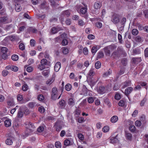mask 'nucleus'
<instances>
[{"mask_svg":"<svg viewBox=\"0 0 148 148\" xmlns=\"http://www.w3.org/2000/svg\"><path fill=\"white\" fill-rule=\"evenodd\" d=\"M101 66V64L100 62L97 61L95 64V66L96 69H98Z\"/></svg>","mask_w":148,"mask_h":148,"instance_id":"obj_41","label":"nucleus"},{"mask_svg":"<svg viewBox=\"0 0 148 148\" xmlns=\"http://www.w3.org/2000/svg\"><path fill=\"white\" fill-rule=\"evenodd\" d=\"M127 60L126 58H123L121 60V64L124 66H126L127 65Z\"/></svg>","mask_w":148,"mask_h":148,"instance_id":"obj_32","label":"nucleus"},{"mask_svg":"<svg viewBox=\"0 0 148 148\" xmlns=\"http://www.w3.org/2000/svg\"><path fill=\"white\" fill-rule=\"evenodd\" d=\"M72 86L70 84H67L65 86V88L67 91H69L71 89Z\"/></svg>","mask_w":148,"mask_h":148,"instance_id":"obj_26","label":"nucleus"},{"mask_svg":"<svg viewBox=\"0 0 148 148\" xmlns=\"http://www.w3.org/2000/svg\"><path fill=\"white\" fill-rule=\"evenodd\" d=\"M55 146L56 148H61V144L59 141H56L55 143Z\"/></svg>","mask_w":148,"mask_h":148,"instance_id":"obj_47","label":"nucleus"},{"mask_svg":"<svg viewBox=\"0 0 148 148\" xmlns=\"http://www.w3.org/2000/svg\"><path fill=\"white\" fill-rule=\"evenodd\" d=\"M60 107L61 109L64 108L65 107L66 103L65 101L63 99L61 100L59 102Z\"/></svg>","mask_w":148,"mask_h":148,"instance_id":"obj_13","label":"nucleus"},{"mask_svg":"<svg viewBox=\"0 0 148 148\" xmlns=\"http://www.w3.org/2000/svg\"><path fill=\"white\" fill-rule=\"evenodd\" d=\"M47 60L45 59H42L40 61V64L44 66L47 65Z\"/></svg>","mask_w":148,"mask_h":148,"instance_id":"obj_39","label":"nucleus"},{"mask_svg":"<svg viewBox=\"0 0 148 148\" xmlns=\"http://www.w3.org/2000/svg\"><path fill=\"white\" fill-rule=\"evenodd\" d=\"M4 124L5 127H8L11 125V120L10 119L7 120L4 122Z\"/></svg>","mask_w":148,"mask_h":148,"instance_id":"obj_25","label":"nucleus"},{"mask_svg":"<svg viewBox=\"0 0 148 148\" xmlns=\"http://www.w3.org/2000/svg\"><path fill=\"white\" fill-rule=\"evenodd\" d=\"M83 94L84 95H87L88 92V89L85 85H83L82 89Z\"/></svg>","mask_w":148,"mask_h":148,"instance_id":"obj_28","label":"nucleus"},{"mask_svg":"<svg viewBox=\"0 0 148 148\" xmlns=\"http://www.w3.org/2000/svg\"><path fill=\"white\" fill-rule=\"evenodd\" d=\"M75 115H77L79 116L81 113V111L79 110L78 108L77 109L75 110Z\"/></svg>","mask_w":148,"mask_h":148,"instance_id":"obj_50","label":"nucleus"},{"mask_svg":"<svg viewBox=\"0 0 148 148\" xmlns=\"http://www.w3.org/2000/svg\"><path fill=\"white\" fill-rule=\"evenodd\" d=\"M25 127L27 129V131L30 132H33V130L31 129V128H33L34 127L33 124L31 123H28L27 124H26Z\"/></svg>","mask_w":148,"mask_h":148,"instance_id":"obj_6","label":"nucleus"},{"mask_svg":"<svg viewBox=\"0 0 148 148\" xmlns=\"http://www.w3.org/2000/svg\"><path fill=\"white\" fill-rule=\"evenodd\" d=\"M120 17L119 14L113 13L112 15L111 21L114 24H117L120 21Z\"/></svg>","mask_w":148,"mask_h":148,"instance_id":"obj_1","label":"nucleus"},{"mask_svg":"<svg viewBox=\"0 0 148 148\" xmlns=\"http://www.w3.org/2000/svg\"><path fill=\"white\" fill-rule=\"evenodd\" d=\"M37 99L40 101H42L44 99V97L42 95L40 94L38 95Z\"/></svg>","mask_w":148,"mask_h":148,"instance_id":"obj_49","label":"nucleus"},{"mask_svg":"<svg viewBox=\"0 0 148 148\" xmlns=\"http://www.w3.org/2000/svg\"><path fill=\"white\" fill-rule=\"evenodd\" d=\"M126 20V18L125 17H123L120 22V23L121 24V25H125V23Z\"/></svg>","mask_w":148,"mask_h":148,"instance_id":"obj_53","label":"nucleus"},{"mask_svg":"<svg viewBox=\"0 0 148 148\" xmlns=\"http://www.w3.org/2000/svg\"><path fill=\"white\" fill-rule=\"evenodd\" d=\"M13 29L12 25L11 24L7 25L5 27V29L7 31H10Z\"/></svg>","mask_w":148,"mask_h":148,"instance_id":"obj_36","label":"nucleus"},{"mask_svg":"<svg viewBox=\"0 0 148 148\" xmlns=\"http://www.w3.org/2000/svg\"><path fill=\"white\" fill-rule=\"evenodd\" d=\"M65 16L62 12L59 17V20H60V22L62 24H63V22L64 21Z\"/></svg>","mask_w":148,"mask_h":148,"instance_id":"obj_27","label":"nucleus"},{"mask_svg":"<svg viewBox=\"0 0 148 148\" xmlns=\"http://www.w3.org/2000/svg\"><path fill=\"white\" fill-rule=\"evenodd\" d=\"M36 103L34 102H30L29 103L28 106V107L31 108H33L34 107Z\"/></svg>","mask_w":148,"mask_h":148,"instance_id":"obj_37","label":"nucleus"},{"mask_svg":"<svg viewBox=\"0 0 148 148\" xmlns=\"http://www.w3.org/2000/svg\"><path fill=\"white\" fill-rule=\"evenodd\" d=\"M130 130L132 132H134L136 130V128L134 125H130L129 128Z\"/></svg>","mask_w":148,"mask_h":148,"instance_id":"obj_33","label":"nucleus"},{"mask_svg":"<svg viewBox=\"0 0 148 148\" xmlns=\"http://www.w3.org/2000/svg\"><path fill=\"white\" fill-rule=\"evenodd\" d=\"M96 26L99 28H101L102 26V23L99 22H97L95 24Z\"/></svg>","mask_w":148,"mask_h":148,"instance_id":"obj_62","label":"nucleus"},{"mask_svg":"<svg viewBox=\"0 0 148 148\" xmlns=\"http://www.w3.org/2000/svg\"><path fill=\"white\" fill-rule=\"evenodd\" d=\"M8 18L7 17H3L0 18V23H3L6 22Z\"/></svg>","mask_w":148,"mask_h":148,"instance_id":"obj_46","label":"nucleus"},{"mask_svg":"<svg viewBox=\"0 0 148 148\" xmlns=\"http://www.w3.org/2000/svg\"><path fill=\"white\" fill-rule=\"evenodd\" d=\"M101 5H102L100 2H96L94 4V7L95 9H98L100 8Z\"/></svg>","mask_w":148,"mask_h":148,"instance_id":"obj_20","label":"nucleus"},{"mask_svg":"<svg viewBox=\"0 0 148 148\" xmlns=\"http://www.w3.org/2000/svg\"><path fill=\"white\" fill-rule=\"evenodd\" d=\"M74 101L72 98H71L69 99L68 102V104L69 105H74Z\"/></svg>","mask_w":148,"mask_h":148,"instance_id":"obj_57","label":"nucleus"},{"mask_svg":"<svg viewBox=\"0 0 148 148\" xmlns=\"http://www.w3.org/2000/svg\"><path fill=\"white\" fill-rule=\"evenodd\" d=\"M24 107H21L18 109L17 117L18 118H21L23 116L24 113Z\"/></svg>","mask_w":148,"mask_h":148,"instance_id":"obj_7","label":"nucleus"},{"mask_svg":"<svg viewBox=\"0 0 148 148\" xmlns=\"http://www.w3.org/2000/svg\"><path fill=\"white\" fill-rule=\"evenodd\" d=\"M38 111L41 113H43L45 111V108L43 106H40L38 108Z\"/></svg>","mask_w":148,"mask_h":148,"instance_id":"obj_51","label":"nucleus"},{"mask_svg":"<svg viewBox=\"0 0 148 148\" xmlns=\"http://www.w3.org/2000/svg\"><path fill=\"white\" fill-rule=\"evenodd\" d=\"M120 88V86L117 83H115L114 84V86L113 87V89L114 90H116L119 89Z\"/></svg>","mask_w":148,"mask_h":148,"instance_id":"obj_40","label":"nucleus"},{"mask_svg":"<svg viewBox=\"0 0 148 148\" xmlns=\"http://www.w3.org/2000/svg\"><path fill=\"white\" fill-rule=\"evenodd\" d=\"M51 32L53 34H55L58 32L56 27H53L51 28Z\"/></svg>","mask_w":148,"mask_h":148,"instance_id":"obj_59","label":"nucleus"},{"mask_svg":"<svg viewBox=\"0 0 148 148\" xmlns=\"http://www.w3.org/2000/svg\"><path fill=\"white\" fill-rule=\"evenodd\" d=\"M87 80L88 84L90 85L91 88L95 85L97 82V81H94L92 77H87Z\"/></svg>","mask_w":148,"mask_h":148,"instance_id":"obj_5","label":"nucleus"},{"mask_svg":"<svg viewBox=\"0 0 148 148\" xmlns=\"http://www.w3.org/2000/svg\"><path fill=\"white\" fill-rule=\"evenodd\" d=\"M142 124V123L140 121L137 120L135 122V125L137 127H139Z\"/></svg>","mask_w":148,"mask_h":148,"instance_id":"obj_55","label":"nucleus"},{"mask_svg":"<svg viewBox=\"0 0 148 148\" xmlns=\"http://www.w3.org/2000/svg\"><path fill=\"white\" fill-rule=\"evenodd\" d=\"M138 33V30L135 29H134L132 30V34L134 36L137 35Z\"/></svg>","mask_w":148,"mask_h":148,"instance_id":"obj_43","label":"nucleus"},{"mask_svg":"<svg viewBox=\"0 0 148 148\" xmlns=\"http://www.w3.org/2000/svg\"><path fill=\"white\" fill-rule=\"evenodd\" d=\"M120 54L116 51H114L112 54L111 57L114 59H116L117 58H119L120 57Z\"/></svg>","mask_w":148,"mask_h":148,"instance_id":"obj_12","label":"nucleus"},{"mask_svg":"<svg viewBox=\"0 0 148 148\" xmlns=\"http://www.w3.org/2000/svg\"><path fill=\"white\" fill-rule=\"evenodd\" d=\"M61 67V63L60 62H58L56 63L54 66L55 71L56 72L58 71Z\"/></svg>","mask_w":148,"mask_h":148,"instance_id":"obj_15","label":"nucleus"},{"mask_svg":"<svg viewBox=\"0 0 148 148\" xmlns=\"http://www.w3.org/2000/svg\"><path fill=\"white\" fill-rule=\"evenodd\" d=\"M66 34L64 33L61 35L60 36L56 37L55 39V41H57V40H59L60 38L62 39H64V38H66Z\"/></svg>","mask_w":148,"mask_h":148,"instance_id":"obj_14","label":"nucleus"},{"mask_svg":"<svg viewBox=\"0 0 148 148\" xmlns=\"http://www.w3.org/2000/svg\"><path fill=\"white\" fill-rule=\"evenodd\" d=\"M14 140V138L13 137H10L7 138L5 141V143L8 145H11L13 143V141Z\"/></svg>","mask_w":148,"mask_h":148,"instance_id":"obj_9","label":"nucleus"},{"mask_svg":"<svg viewBox=\"0 0 148 148\" xmlns=\"http://www.w3.org/2000/svg\"><path fill=\"white\" fill-rule=\"evenodd\" d=\"M7 104L10 106H14L15 103L12 99H11L8 100L7 101Z\"/></svg>","mask_w":148,"mask_h":148,"instance_id":"obj_21","label":"nucleus"},{"mask_svg":"<svg viewBox=\"0 0 148 148\" xmlns=\"http://www.w3.org/2000/svg\"><path fill=\"white\" fill-rule=\"evenodd\" d=\"M27 30L29 32H32L33 33H36L37 32V29L34 27H29L27 29Z\"/></svg>","mask_w":148,"mask_h":148,"instance_id":"obj_23","label":"nucleus"},{"mask_svg":"<svg viewBox=\"0 0 148 148\" xmlns=\"http://www.w3.org/2000/svg\"><path fill=\"white\" fill-rule=\"evenodd\" d=\"M11 70L14 71H17L18 70V68L17 66H11Z\"/></svg>","mask_w":148,"mask_h":148,"instance_id":"obj_61","label":"nucleus"},{"mask_svg":"<svg viewBox=\"0 0 148 148\" xmlns=\"http://www.w3.org/2000/svg\"><path fill=\"white\" fill-rule=\"evenodd\" d=\"M88 102L90 103H92L94 101V99L92 97H90L88 98L87 99Z\"/></svg>","mask_w":148,"mask_h":148,"instance_id":"obj_58","label":"nucleus"},{"mask_svg":"<svg viewBox=\"0 0 148 148\" xmlns=\"http://www.w3.org/2000/svg\"><path fill=\"white\" fill-rule=\"evenodd\" d=\"M121 98V96L120 93L116 92L114 96V98L117 100H120Z\"/></svg>","mask_w":148,"mask_h":148,"instance_id":"obj_42","label":"nucleus"},{"mask_svg":"<svg viewBox=\"0 0 148 148\" xmlns=\"http://www.w3.org/2000/svg\"><path fill=\"white\" fill-rule=\"evenodd\" d=\"M126 103V100L125 99H123L120 100L118 103V105L121 107H123Z\"/></svg>","mask_w":148,"mask_h":148,"instance_id":"obj_17","label":"nucleus"},{"mask_svg":"<svg viewBox=\"0 0 148 148\" xmlns=\"http://www.w3.org/2000/svg\"><path fill=\"white\" fill-rule=\"evenodd\" d=\"M17 99L18 101H20V103L21 104L24 103L23 102V96L19 94L17 96Z\"/></svg>","mask_w":148,"mask_h":148,"instance_id":"obj_22","label":"nucleus"},{"mask_svg":"<svg viewBox=\"0 0 148 148\" xmlns=\"http://www.w3.org/2000/svg\"><path fill=\"white\" fill-rule=\"evenodd\" d=\"M62 123L61 121H57L54 125V127L56 129V130L58 132H59L62 129Z\"/></svg>","mask_w":148,"mask_h":148,"instance_id":"obj_3","label":"nucleus"},{"mask_svg":"<svg viewBox=\"0 0 148 148\" xmlns=\"http://www.w3.org/2000/svg\"><path fill=\"white\" fill-rule=\"evenodd\" d=\"M112 73V70L109 69V70H108V71L105 72L103 74V75L104 76H107L111 74Z\"/></svg>","mask_w":148,"mask_h":148,"instance_id":"obj_48","label":"nucleus"},{"mask_svg":"<svg viewBox=\"0 0 148 148\" xmlns=\"http://www.w3.org/2000/svg\"><path fill=\"white\" fill-rule=\"evenodd\" d=\"M97 49V46H93L91 49V52L93 55H94L95 53L96 52Z\"/></svg>","mask_w":148,"mask_h":148,"instance_id":"obj_30","label":"nucleus"},{"mask_svg":"<svg viewBox=\"0 0 148 148\" xmlns=\"http://www.w3.org/2000/svg\"><path fill=\"white\" fill-rule=\"evenodd\" d=\"M95 74V73L92 70H90L89 73L88 75L89 76L87 77H92Z\"/></svg>","mask_w":148,"mask_h":148,"instance_id":"obj_54","label":"nucleus"},{"mask_svg":"<svg viewBox=\"0 0 148 148\" xmlns=\"http://www.w3.org/2000/svg\"><path fill=\"white\" fill-rule=\"evenodd\" d=\"M58 92L57 88L55 87H53L52 89L51 94L58 93Z\"/></svg>","mask_w":148,"mask_h":148,"instance_id":"obj_56","label":"nucleus"},{"mask_svg":"<svg viewBox=\"0 0 148 148\" xmlns=\"http://www.w3.org/2000/svg\"><path fill=\"white\" fill-rule=\"evenodd\" d=\"M143 13L145 17L146 18H148V10H145L143 11Z\"/></svg>","mask_w":148,"mask_h":148,"instance_id":"obj_64","label":"nucleus"},{"mask_svg":"<svg viewBox=\"0 0 148 148\" xmlns=\"http://www.w3.org/2000/svg\"><path fill=\"white\" fill-rule=\"evenodd\" d=\"M23 112L24 114H25L26 115L28 114L30 112L29 110L27 108H24V111Z\"/></svg>","mask_w":148,"mask_h":148,"instance_id":"obj_44","label":"nucleus"},{"mask_svg":"<svg viewBox=\"0 0 148 148\" xmlns=\"http://www.w3.org/2000/svg\"><path fill=\"white\" fill-rule=\"evenodd\" d=\"M54 79H53V78H51L48 79L46 82V84L48 85L49 84L50 85L52 83H53V82L54 80Z\"/></svg>","mask_w":148,"mask_h":148,"instance_id":"obj_52","label":"nucleus"},{"mask_svg":"<svg viewBox=\"0 0 148 148\" xmlns=\"http://www.w3.org/2000/svg\"><path fill=\"white\" fill-rule=\"evenodd\" d=\"M62 13L66 17H69L71 14L70 12L69 11V10H66L63 11Z\"/></svg>","mask_w":148,"mask_h":148,"instance_id":"obj_24","label":"nucleus"},{"mask_svg":"<svg viewBox=\"0 0 148 148\" xmlns=\"http://www.w3.org/2000/svg\"><path fill=\"white\" fill-rule=\"evenodd\" d=\"M84 7H83L82 5H78L77 7V8L79 9H87V6L86 5L84 4Z\"/></svg>","mask_w":148,"mask_h":148,"instance_id":"obj_31","label":"nucleus"},{"mask_svg":"<svg viewBox=\"0 0 148 148\" xmlns=\"http://www.w3.org/2000/svg\"><path fill=\"white\" fill-rule=\"evenodd\" d=\"M118 53L120 54V56L123 55V56H125L126 53L125 51L123 50V48L121 47H118L117 50H116Z\"/></svg>","mask_w":148,"mask_h":148,"instance_id":"obj_4","label":"nucleus"},{"mask_svg":"<svg viewBox=\"0 0 148 148\" xmlns=\"http://www.w3.org/2000/svg\"><path fill=\"white\" fill-rule=\"evenodd\" d=\"M76 120L79 123H82L85 121L84 118L82 117H79L78 118H76Z\"/></svg>","mask_w":148,"mask_h":148,"instance_id":"obj_29","label":"nucleus"},{"mask_svg":"<svg viewBox=\"0 0 148 148\" xmlns=\"http://www.w3.org/2000/svg\"><path fill=\"white\" fill-rule=\"evenodd\" d=\"M133 90V88L131 87L127 88L125 91L124 94L125 95L128 97L129 95Z\"/></svg>","mask_w":148,"mask_h":148,"instance_id":"obj_8","label":"nucleus"},{"mask_svg":"<svg viewBox=\"0 0 148 148\" xmlns=\"http://www.w3.org/2000/svg\"><path fill=\"white\" fill-rule=\"evenodd\" d=\"M104 56V55L103 51H100L98 53V55L97 58H101L103 57Z\"/></svg>","mask_w":148,"mask_h":148,"instance_id":"obj_35","label":"nucleus"},{"mask_svg":"<svg viewBox=\"0 0 148 148\" xmlns=\"http://www.w3.org/2000/svg\"><path fill=\"white\" fill-rule=\"evenodd\" d=\"M125 135L127 139L130 140H131L132 136V135L131 133H129L128 132H125Z\"/></svg>","mask_w":148,"mask_h":148,"instance_id":"obj_18","label":"nucleus"},{"mask_svg":"<svg viewBox=\"0 0 148 148\" xmlns=\"http://www.w3.org/2000/svg\"><path fill=\"white\" fill-rule=\"evenodd\" d=\"M70 140L68 139H66L64 141V144L66 146H68L70 145Z\"/></svg>","mask_w":148,"mask_h":148,"instance_id":"obj_60","label":"nucleus"},{"mask_svg":"<svg viewBox=\"0 0 148 148\" xmlns=\"http://www.w3.org/2000/svg\"><path fill=\"white\" fill-rule=\"evenodd\" d=\"M62 40L61 42L62 45L63 46H66L67 45L68 43V42L66 38L62 39Z\"/></svg>","mask_w":148,"mask_h":148,"instance_id":"obj_34","label":"nucleus"},{"mask_svg":"<svg viewBox=\"0 0 148 148\" xmlns=\"http://www.w3.org/2000/svg\"><path fill=\"white\" fill-rule=\"evenodd\" d=\"M144 56L146 58L148 57V48H146L145 50Z\"/></svg>","mask_w":148,"mask_h":148,"instance_id":"obj_63","label":"nucleus"},{"mask_svg":"<svg viewBox=\"0 0 148 148\" xmlns=\"http://www.w3.org/2000/svg\"><path fill=\"white\" fill-rule=\"evenodd\" d=\"M98 92L100 94H103L106 92V91L105 90V87L103 86H100L99 90Z\"/></svg>","mask_w":148,"mask_h":148,"instance_id":"obj_16","label":"nucleus"},{"mask_svg":"<svg viewBox=\"0 0 148 148\" xmlns=\"http://www.w3.org/2000/svg\"><path fill=\"white\" fill-rule=\"evenodd\" d=\"M62 52L64 54H66L68 53L69 50L66 47H64L62 48Z\"/></svg>","mask_w":148,"mask_h":148,"instance_id":"obj_38","label":"nucleus"},{"mask_svg":"<svg viewBox=\"0 0 148 148\" xmlns=\"http://www.w3.org/2000/svg\"><path fill=\"white\" fill-rule=\"evenodd\" d=\"M131 84V81L129 80H127L122 83V88H124L128 86H130Z\"/></svg>","mask_w":148,"mask_h":148,"instance_id":"obj_11","label":"nucleus"},{"mask_svg":"<svg viewBox=\"0 0 148 148\" xmlns=\"http://www.w3.org/2000/svg\"><path fill=\"white\" fill-rule=\"evenodd\" d=\"M11 58L13 60L16 61L18 60V57L17 55L14 54L12 56Z\"/></svg>","mask_w":148,"mask_h":148,"instance_id":"obj_45","label":"nucleus"},{"mask_svg":"<svg viewBox=\"0 0 148 148\" xmlns=\"http://www.w3.org/2000/svg\"><path fill=\"white\" fill-rule=\"evenodd\" d=\"M118 120V118L116 116H112L110 119V121L112 123H115Z\"/></svg>","mask_w":148,"mask_h":148,"instance_id":"obj_19","label":"nucleus"},{"mask_svg":"<svg viewBox=\"0 0 148 148\" xmlns=\"http://www.w3.org/2000/svg\"><path fill=\"white\" fill-rule=\"evenodd\" d=\"M132 60V63L135 64H138L142 60L141 57L133 58Z\"/></svg>","mask_w":148,"mask_h":148,"instance_id":"obj_10","label":"nucleus"},{"mask_svg":"<svg viewBox=\"0 0 148 148\" xmlns=\"http://www.w3.org/2000/svg\"><path fill=\"white\" fill-rule=\"evenodd\" d=\"M8 49L5 47H2L1 49V52H0V55H1L2 58L4 60L6 59L8 55L7 53L8 52Z\"/></svg>","mask_w":148,"mask_h":148,"instance_id":"obj_2","label":"nucleus"}]
</instances>
